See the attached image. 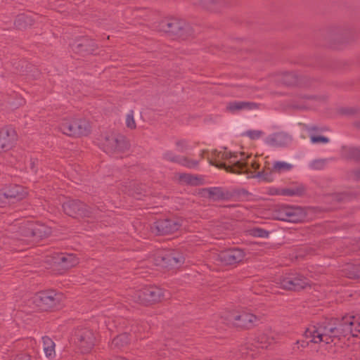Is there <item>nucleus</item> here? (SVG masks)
Returning <instances> with one entry per match:
<instances>
[{"label":"nucleus","instance_id":"f257e3e1","mask_svg":"<svg viewBox=\"0 0 360 360\" xmlns=\"http://www.w3.org/2000/svg\"><path fill=\"white\" fill-rule=\"evenodd\" d=\"M360 333V321L353 315H345L341 319H326L311 326L304 333V339L297 340L291 345V352L301 353L309 343L336 345L342 339L357 337Z\"/></svg>","mask_w":360,"mask_h":360},{"label":"nucleus","instance_id":"f03ea898","mask_svg":"<svg viewBox=\"0 0 360 360\" xmlns=\"http://www.w3.org/2000/svg\"><path fill=\"white\" fill-rule=\"evenodd\" d=\"M239 155L241 156L240 159L233 161V165L231 166H227L225 163H219L217 162V160H229L233 158H238V153L214 150L212 152V156L211 158L208 157L207 160L211 165H214L218 168L224 169L228 172L241 174L243 172V169L246 168V164L243 162L245 159V154L243 153H240Z\"/></svg>","mask_w":360,"mask_h":360},{"label":"nucleus","instance_id":"7ed1b4c3","mask_svg":"<svg viewBox=\"0 0 360 360\" xmlns=\"http://www.w3.org/2000/svg\"><path fill=\"white\" fill-rule=\"evenodd\" d=\"M72 340L81 352L87 353L95 346L97 342V335L88 327L79 326L75 330Z\"/></svg>","mask_w":360,"mask_h":360},{"label":"nucleus","instance_id":"20e7f679","mask_svg":"<svg viewBox=\"0 0 360 360\" xmlns=\"http://www.w3.org/2000/svg\"><path fill=\"white\" fill-rule=\"evenodd\" d=\"M158 30L181 38H186L193 33L190 25L184 20L176 18L162 20L158 25Z\"/></svg>","mask_w":360,"mask_h":360},{"label":"nucleus","instance_id":"39448f33","mask_svg":"<svg viewBox=\"0 0 360 360\" xmlns=\"http://www.w3.org/2000/svg\"><path fill=\"white\" fill-rule=\"evenodd\" d=\"M273 215L274 219L291 223L304 221L307 214L303 208L297 206L278 205L275 207Z\"/></svg>","mask_w":360,"mask_h":360},{"label":"nucleus","instance_id":"423d86ee","mask_svg":"<svg viewBox=\"0 0 360 360\" xmlns=\"http://www.w3.org/2000/svg\"><path fill=\"white\" fill-rule=\"evenodd\" d=\"M34 302L42 310H49L57 308L64 299L60 292L49 290L37 293L33 297Z\"/></svg>","mask_w":360,"mask_h":360},{"label":"nucleus","instance_id":"0eeeda50","mask_svg":"<svg viewBox=\"0 0 360 360\" xmlns=\"http://www.w3.org/2000/svg\"><path fill=\"white\" fill-rule=\"evenodd\" d=\"M60 130L70 136H86L90 132V124L84 119H65L60 124Z\"/></svg>","mask_w":360,"mask_h":360},{"label":"nucleus","instance_id":"6e6552de","mask_svg":"<svg viewBox=\"0 0 360 360\" xmlns=\"http://www.w3.org/2000/svg\"><path fill=\"white\" fill-rule=\"evenodd\" d=\"M129 143L125 137L120 134H110L105 136L101 148L106 153L113 155L125 151Z\"/></svg>","mask_w":360,"mask_h":360},{"label":"nucleus","instance_id":"1a4fd4ad","mask_svg":"<svg viewBox=\"0 0 360 360\" xmlns=\"http://www.w3.org/2000/svg\"><path fill=\"white\" fill-rule=\"evenodd\" d=\"M277 284L284 290L298 291L305 288L309 283L307 278L295 272L281 277Z\"/></svg>","mask_w":360,"mask_h":360},{"label":"nucleus","instance_id":"9d476101","mask_svg":"<svg viewBox=\"0 0 360 360\" xmlns=\"http://www.w3.org/2000/svg\"><path fill=\"white\" fill-rule=\"evenodd\" d=\"M226 324L232 325L237 328H249L252 327L257 321V316L248 312L240 314L232 312L221 318Z\"/></svg>","mask_w":360,"mask_h":360},{"label":"nucleus","instance_id":"9b49d317","mask_svg":"<svg viewBox=\"0 0 360 360\" xmlns=\"http://www.w3.org/2000/svg\"><path fill=\"white\" fill-rule=\"evenodd\" d=\"M20 233L22 236L27 238V239L18 238L12 236V239L19 240L20 241H25L29 240L30 238H33L34 240H41L47 237L51 233V229L43 224H34L29 223L27 227H20Z\"/></svg>","mask_w":360,"mask_h":360},{"label":"nucleus","instance_id":"f8f14e48","mask_svg":"<svg viewBox=\"0 0 360 360\" xmlns=\"http://www.w3.org/2000/svg\"><path fill=\"white\" fill-rule=\"evenodd\" d=\"M182 226L179 219H164L157 220L151 226L153 233L158 235L171 234L178 231Z\"/></svg>","mask_w":360,"mask_h":360},{"label":"nucleus","instance_id":"ddd939ff","mask_svg":"<svg viewBox=\"0 0 360 360\" xmlns=\"http://www.w3.org/2000/svg\"><path fill=\"white\" fill-rule=\"evenodd\" d=\"M65 213L72 217H90L91 209L78 200H68L63 204Z\"/></svg>","mask_w":360,"mask_h":360},{"label":"nucleus","instance_id":"4468645a","mask_svg":"<svg viewBox=\"0 0 360 360\" xmlns=\"http://www.w3.org/2000/svg\"><path fill=\"white\" fill-rule=\"evenodd\" d=\"M137 302L148 304L160 302L164 297L162 289L157 286H146L136 292Z\"/></svg>","mask_w":360,"mask_h":360},{"label":"nucleus","instance_id":"2eb2a0df","mask_svg":"<svg viewBox=\"0 0 360 360\" xmlns=\"http://www.w3.org/2000/svg\"><path fill=\"white\" fill-rule=\"evenodd\" d=\"M157 257L158 265L163 267H178L184 262V256L174 251H162Z\"/></svg>","mask_w":360,"mask_h":360},{"label":"nucleus","instance_id":"dca6fc26","mask_svg":"<svg viewBox=\"0 0 360 360\" xmlns=\"http://www.w3.org/2000/svg\"><path fill=\"white\" fill-rule=\"evenodd\" d=\"M245 257L244 252L239 248H231L221 251L217 255L218 260L224 265H233L240 262Z\"/></svg>","mask_w":360,"mask_h":360},{"label":"nucleus","instance_id":"f3484780","mask_svg":"<svg viewBox=\"0 0 360 360\" xmlns=\"http://www.w3.org/2000/svg\"><path fill=\"white\" fill-rule=\"evenodd\" d=\"M16 131L11 127H6L0 130V153L12 148L17 141Z\"/></svg>","mask_w":360,"mask_h":360},{"label":"nucleus","instance_id":"a211bd4d","mask_svg":"<svg viewBox=\"0 0 360 360\" xmlns=\"http://www.w3.org/2000/svg\"><path fill=\"white\" fill-rule=\"evenodd\" d=\"M280 335L275 331L268 330L259 334L255 339V345L256 348H268L271 344L279 340Z\"/></svg>","mask_w":360,"mask_h":360},{"label":"nucleus","instance_id":"6ab92c4d","mask_svg":"<svg viewBox=\"0 0 360 360\" xmlns=\"http://www.w3.org/2000/svg\"><path fill=\"white\" fill-rule=\"evenodd\" d=\"M292 136L286 132L280 131L269 135L265 143L273 147H285L292 142Z\"/></svg>","mask_w":360,"mask_h":360},{"label":"nucleus","instance_id":"aec40b11","mask_svg":"<svg viewBox=\"0 0 360 360\" xmlns=\"http://www.w3.org/2000/svg\"><path fill=\"white\" fill-rule=\"evenodd\" d=\"M258 108L259 105L251 101H234L229 102L226 105V110L231 113H236L243 110H253Z\"/></svg>","mask_w":360,"mask_h":360},{"label":"nucleus","instance_id":"412c9836","mask_svg":"<svg viewBox=\"0 0 360 360\" xmlns=\"http://www.w3.org/2000/svg\"><path fill=\"white\" fill-rule=\"evenodd\" d=\"M27 193L23 188L19 185H11L4 191V195L8 202H13L15 200L18 201L23 199Z\"/></svg>","mask_w":360,"mask_h":360},{"label":"nucleus","instance_id":"4be33fe9","mask_svg":"<svg viewBox=\"0 0 360 360\" xmlns=\"http://www.w3.org/2000/svg\"><path fill=\"white\" fill-rule=\"evenodd\" d=\"M205 192L209 198L216 201L229 200L232 197L231 192L222 187L207 188Z\"/></svg>","mask_w":360,"mask_h":360},{"label":"nucleus","instance_id":"5701e85b","mask_svg":"<svg viewBox=\"0 0 360 360\" xmlns=\"http://www.w3.org/2000/svg\"><path fill=\"white\" fill-rule=\"evenodd\" d=\"M55 259L56 262L65 269L71 268L79 263L78 258L74 254L70 253H58Z\"/></svg>","mask_w":360,"mask_h":360},{"label":"nucleus","instance_id":"b1692460","mask_svg":"<svg viewBox=\"0 0 360 360\" xmlns=\"http://www.w3.org/2000/svg\"><path fill=\"white\" fill-rule=\"evenodd\" d=\"M95 42L87 38L83 37L72 44V49L79 52L93 53L95 51Z\"/></svg>","mask_w":360,"mask_h":360},{"label":"nucleus","instance_id":"393cba45","mask_svg":"<svg viewBox=\"0 0 360 360\" xmlns=\"http://www.w3.org/2000/svg\"><path fill=\"white\" fill-rule=\"evenodd\" d=\"M33 23V17L31 15H26L24 13L18 15L14 22L15 26L20 30L25 29L27 27L31 26Z\"/></svg>","mask_w":360,"mask_h":360},{"label":"nucleus","instance_id":"a878e982","mask_svg":"<svg viewBox=\"0 0 360 360\" xmlns=\"http://www.w3.org/2000/svg\"><path fill=\"white\" fill-rule=\"evenodd\" d=\"M281 82L288 86L301 84L300 78L295 72H283L280 75Z\"/></svg>","mask_w":360,"mask_h":360},{"label":"nucleus","instance_id":"bb28decb","mask_svg":"<svg viewBox=\"0 0 360 360\" xmlns=\"http://www.w3.org/2000/svg\"><path fill=\"white\" fill-rule=\"evenodd\" d=\"M342 271L344 275L349 278H360V264H347Z\"/></svg>","mask_w":360,"mask_h":360},{"label":"nucleus","instance_id":"cd10ccee","mask_svg":"<svg viewBox=\"0 0 360 360\" xmlns=\"http://www.w3.org/2000/svg\"><path fill=\"white\" fill-rule=\"evenodd\" d=\"M129 342V338L127 333H124L117 335L112 340L110 347L112 349H122L125 347Z\"/></svg>","mask_w":360,"mask_h":360},{"label":"nucleus","instance_id":"c85d7f7f","mask_svg":"<svg viewBox=\"0 0 360 360\" xmlns=\"http://www.w3.org/2000/svg\"><path fill=\"white\" fill-rule=\"evenodd\" d=\"M44 351L48 358L55 356V342L50 338L45 336L42 338Z\"/></svg>","mask_w":360,"mask_h":360},{"label":"nucleus","instance_id":"c756f323","mask_svg":"<svg viewBox=\"0 0 360 360\" xmlns=\"http://www.w3.org/2000/svg\"><path fill=\"white\" fill-rule=\"evenodd\" d=\"M246 164V168L243 169V173H245L248 174L251 177H255L260 179H262L266 181H271V172H266L264 171L258 172L257 174H254L252 172L250 171L249 168L248 167V165L249 162H245Z\"/></svg>","mask_w":360,"mask_h":360},{"label":"nucleus","instance_id":"7c9ffc66","mask_svg":"<svg viewBox=\"0 0 360 360\" xmlns=\"http://www.w3.org/2000/svg\"><path fill=\"white\" fill-rule=\"evenodd\" d=\"M304 192V188L302 186H298L285 188L282 191L281 194L285 196H300Z\"/></svg>","mask_w":360,"mask_h":360},{"label":"nucleus","instance_id":"2f4dec72","mask_svg":"<svg viewBox=\"0 0 360 360\" xmlns=\"http://www.w3.org/2000/svg\"><path fill=\"white\" fill-rule=\"evenodd\" d=\"M292 168V165L285 162L276 161L274 163L272 172L281 173L290 171Z\"/></svg>","mask_w":360,"mask_h":360},{"label":"nucleus","instance_id":"473e14b6","mask_svg":"<svg viewBox=\"0 0 360 360\" xmlns=\"http://www.w3.org/2000/svg\"><path fill=\"white\" fill-rule=\"evenodd\" d=\"M129 187L130 188L128 190L129 195H132L133 197L136 198V199H139V200L141 199L142 193H146L145 189L142 186H141L135 183H134L132 185H130Z\"/></svg>","mask_w":360,"mask_h":360},{"label":"nucleus","instance_id":"72a5a7b5","mask_svg":"<svg viewBox=\"0 0 360 360\" xmlns=\"http://www.w3.org/2000/svg\"><path fill=\"white\" fill-rule=\"evenodd\" d=\"M198 160H191L185 156H181L179 162V165L188 167L189 169L196 168L198 165Z\"/></svg>","mask_w":360,"mask_h":360},{"label":"nucleus","instance_id":"f704fd0d","mask_svg":"<svg viewBox=\"0 0 360 360\" xmlns=\"http://www.w3.org/2000/svg\"><path fill=\"white\" fill-rule=\"evenodd\" d=\"M345 153L347 158L360 161V148H347L345 150Z\"/></svg>","mask_w":360,"mask_h":360},{"label":"nucleus","instance_id":"c9c22d12","mask_svg":"<svg viewBox=\"0 0 360 360\" xmlns=\"http://www.w3.org/2000/svg\"><path fill=\"white\" fill-rule=\"evenodd\" d=\"M180 180L182 182L186 183L192 186H196L199 184V179L197 176L188 174L181 175Z\"/></svg>","mask_w":360,"mask_h":360},{"label":"nucleus","instance_id":"e433bc0d","mask_svg":"<svg viewBox=\"0 0 360 360\" xmlns=\"http://www.w3.org/2000/svg\"><path fill=\"white\" fill-rule=\"evenodd\" d=\"M264 134L261 130H248L242 134L244 136L249 137L251 140H257Z\"/></svg>","mask_w":360,"mask_h":360},{"label":"nucleus","instance_id":"4c0bfd02","mask_svg":"<svg viewBox=\"0 0 360 360\" xmlns=\"http://www.w3.org/2000/svg\"><path fill=\"white\" fill-rule=\"evenodd\" d=\"M250 235L254 237L266 238L269 237V232L261 228H254L250 231Z\"/></svg>","mask_w":360,"mask_h":360},{"label":"nucleus","instance_id":"58836bf2","mask_svg":"<svg viewBox=\"0 0 360 360\" xmlns=\"http://www.w3.org/2000/svg\"><path fill=\"white\" fill-rule=\"evenodd\" d=\"M181 156L176 155L173 151L167 150L163 153V159L172 162L178 163Z\"/></svg>","mask_w":360,"mask_h":360},{"label":"nucleus","instance_id":"ea45409f","mask_svg":"<svg viewBox=\"0 0 360 360\" xmlns=\"http://www.w3.org/2000/svg\"><path fill=\"white\" fill-rule=\"evenodd\" d=\"M126 125L128 128H130L131 129L136 128V122L134 118L133 111H130V112L127 115Z\"/></svg>","mask_w":360,"mask_h":360},{"label":"nucleus","instance_id":"a19ab883","mask_svg":"<svg viewBox=\"0 0 360 360\" xmlns=\"http://www.w3.org/2000/svg\"><path fill=\"white\" fill-rule=\"evenodd\" d=\"M310 140L312 143H327L329 142V139L327 138L326 136H323L312 135L310 136Z\"/></svg>","mask_w":360,"mask_h":360},{"label":"nucleus","instance_id":"79ce46f5","mask_svg":"<svg viewBox=\"0 0 360 360\" xmlns=\"http://www.w3.org/2000/svg\"><path fill=\"white\" fill-rule=\"evenodd\" d=\"M176 146L177 147L178 151L181 153L185 152L188 149V145L187 141L185 140H179L176 142Z\"/></svg>","mask_w":360,"mask_h":360},{"label":"nucleus","instance_id":"37998d69","mask_svg":"<svg viewBox=\"0 0 360 360\" xmlns=\"http://www.w3.org/2000/svg\"><path fill=\"white\" fill-rule=\"evenodd\" d=\"M248 349H250V350H252V348H250L248 345H245L244 347H243L242 349H240V352L241 353V357L243 358V357H248V356H250L251 358L253 357L254 356V354L253 353H249L247 350Z\"/></svg>","mask_w":360,"mask_h":360},{"label":"nucleus","instance_id":"c03bdc74","mask_svg":"<svg viewBox=\"0 0 360 360\" xmlns=\"http://www.w3.org/2000/svg\"><path fill=\"white\" fill-rule=\"evenodd\" d=\"M200 4L207 9H212V5L214 4V0H202Z\"/></svg>","mask_w":360,"mask_h":360},{"label":"nucleus","instance_id":"a18cd8bd","mask_svg":"<svg viewBox=\"0 0 360 360\" xmlns=\"http://www.w3.org/2000/svg\"><path fill=\"white\" fill-rule=\"evenodd\" d=\"M15 360H31V357L30 355L27 354H21L20 355H18Z\"/></svg>","mask_w":360,"mask_h":360},{"label":"nucleus","instance_id":"49530a36","mask_svg":"<svg viewBox=\"0 0 360 360\" xmlns=\"http://www.w3.org/2000/svg\"><path fill=\"white\" fill-rule=\"evenodd\" d=\"M7 199L4 195V192L0 191V207L3 206L5 203H6Z\"/></svg>","mask_w":360,"mask_h":360},{"label":"nucleus","instance_id":"de8ad7c7","mask_svg":"<svg viewBox=\"0 0 360 360\" xmlns=\"http://www.w3.org/2000/svg\"><path fill=\"white\" fill-rule=\"evenodd\" d=\"M323 165V162L321 160H317L313 162L312 167L315 169H319L321 166Z\"/></svg>","mask_w":360,"mask_h":360},{"label":"nucleus","instance_id":"09e8293b","mask_svg":"<svg viewBox=\"0 0 360 360\" xmlns=\"http://www.w3.org/2000/svg\"><path fill=\"white\" fill-rule=\"evenodd\" d=\"M30 169L32 172H35V161L32 160V159L30 160Z\"/></svg>","mask_w":360,"mask_h":360},{"label":"nucleus","instance_id":"8fccbe9b","mask_svg":"<svg viewBox=\"0 0 360 360\" xmlns=\"http://www.w3.org/2000/svg\"><path fill=\"white\" fill-rule=\"evenodd\" d=\"M354 177L357 180H360V169L354 172Z\"/></svg>","mask_w":360,"mask_h":360},{"label":"nucleus","instance_id":"3c124183","mask_svg":"<svg viewBox=\"0 0 360 360\" xmlns=\"http://www.w3.org/2000/svg\"><path fill=\"white\" fill-rule=\"evenodd\" d=\"M251 166H252V168L254 169L255 170H257L259 169V164H257V162H251Z\"/></svg>","mask_w":360,"mask_h":360},{"label":"nucleus","instance_id":"603ef678","mask_svg":"<svg viewBox=\"0 0 360 360\" xmlns=\"http://www.w3.org/2000/svg\"><path fill=\"white\" fill-rule=\"evenodd\" d=\"M307 99H310V100H319L321 99L320 97L317 96H307L306 97Z\"/></svg>","mask_w":360,"mask_h":360},{"label":"nucleus","instance_id":"864d4df0","mask_svg":"<svg viewBox=\"0 0 360 360\" xmlns=\"http://www.w3.org/2000/svg\"><path fill=\"white\" fill-rule=\"evenodd\" d=\"M347 113H349V114H354L356 113V110L354 109H349L347 110V111L346 112Z\"/></svg>","mask_w":360,"mask_h":360},{"label":"nucleus","instance_id":"5fc2aeb1","mask_svg":"<svg viewBox=\"0 0 360 360\" xmlns=\"http://www.w3.org/2000/svg\"><path fill=\"white\" fill-rule=\"evenodd\" d=\"M205 153V150H202V151L201 152V153H200V157H201V158H204V153Z\"/></svg>","mask_w":360,"mask_h":360}]
</instances>
